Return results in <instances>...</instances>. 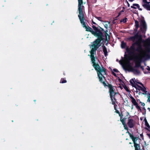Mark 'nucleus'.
Instances as JSON below:
<instances>
[{
	"label": "nucleus",
	"instance_id": "9b49d317",
	"mask_svg": "<svg viewBox=\"0 0 150 150\" xmlns=\"http://www.w3.org/2000/svg\"><path fill=\"white\" fill-rule=\"evenodd\" d=\"M140 37H142V36L140 35H139L138 33H137L134 36L130 37L129 38V40L132 41L133 42H134L136 39H138Z\"/></svg>",
	"mask_w": 150,
	"mask_h": 150
},
{
	"label": "nucleus",
	"instance_id": "79ce46f5",
	"mask_svg": "<svg viewBox=\"0 0 150 150\" xmlns=\"http://www.w3.org/2000/svg\"><path fill=\"white\" fill-rule=\"evenodd\" d=\"M139 67L140 68L142 69V71H144V67L143 66H141L140 67Z\"/></svg>",
	"mask_w": 150,
	"mask_h": 150
},
{
	"label": "nucleus",
	"instance_id": "e433bc0d",
	"mask_svg": "<svg viewBox=\"0 0 150 150\" xmlns=\"http://www.w3.org/2000/svg\"><path fill=\"white\" fill-rule=\"evenodd\" d=\"M113 70L114 71L116 72H118V70L116 69H113Z\"/></svg>",
	"mask_w": 150,
	"mask_h": 150
},
{
	"label": "nucleus",
	"instance_id": "1a4fd4ad",
	"mask_svg": "<svg viewBox=\"0 0 150 150\" xmlns=\"http://www.w3.org/2000/svg\"><path fill=\"white\" fill-rule=\"evenodd\" d=\"M127 121V124L129 127L131 128H133L135 125L134 120L129 117L128 118Z\"/></svg>",
	"mask_w": 150,
	"mask_h": 150
},
{
	"label": "nucleus",
	"instance_id": "774afa93",
	"mask_svg": "<svg viewBox=\"0 0 150 150\" xmlns=\"http://www.w3.org/2000/svg\"><path fill=\"white\" fill-rule=\"evenodd\" d=\"M149 96H150V93L149 94Z\"/></svg>",
	"mask_w": 150,
	"mask_h": 150
},
{
	"label": "nucleus",
	"instance_id": "c9c22d12",
	"mask_svg": "<svg viewBox=\"0 0 150 150\" xmlns=\"http://www.w3.org/2000/svg\"><path fill=\"white\" fill-rule=\"evenodd\" d=\"M91 21H92V25H93V24H94V25H97V24L95 22L93 21V20H92Z\"/></svg>",
	"mask_w": 150,
	"mask_h": 150
},
{
	"label": "nucleus",
	"instance_id": "cd10ccee",
	"mask_svg": "<svg viewBox=\"0 0 150 150\" xmlns=\"http://www.w3.org/2000/svg\"><path fill=\"white\" fill-rule=\"evenodd\" d=\"M150 3V2H148L147 1V2L145 4H143L142 5V6L144 8H146H146L145 7H144V5H149L150 6V5L149 4Z\"/></svg>",
	"mask_w": 150,
	"mask_h": 150
},
{
	"label": "nucleus",
	"instance_id": "473e14b6",
	"mask_svg": "<svg viewBox=\"0 0 150 150\" xmlns=\"http://www.w3.org/2000/svg\"><path fill=\"white\" fill-rule=\"evenodd\" d=\"M124 57L126 59H129V57L127 55H126V52H125V54L124 55Z\"/></svg>",
	"mask_w": 150,
	"mask_h": 150
},
{
	"label": "nucleus",
	"instance_id": "c85d7f7f",
	"mask_svg": "<svg viewBox=\"0 0 150 150\" xmlns=\"http://www.w3.org/2000/svg\"><path fill=\"white\" fill-rule=\"evenodd\" d=\"M127 18H124L122 19L121 21V22H123L124 23H125L127 22Z\"/></svg>",
	"mask_w": 150,
	"mask_h": 150
},
{
	"label": "nucleus",
	"instance_id": "9d476101",
	"mask_svg": "<svg viewBox=\"0 0 150 150\" xmlns=\"http://www.w3.org/2000/svg\"><path fill=\"white\" fill-rule=\"evenodd\" d=\"M137 85V86L139 88L138 89L137 88V90L138 89L139 91L141 90L142 92H144V93H143V94H146L147 93V91H146V88L144 87V86H143V88H142V87L141 86H139L137 84H136Z\"/></svg>",
	"mask_w": 150,
	"mask_h": 150
},
{
	"label": "nucleus",
	"instance_id": "7c9ffc66",
	"mask_svg": "<svg viewBox=\"0 0 150 150\" xmlns=\"http://www.w3.org/2000/svg\"><path fill=\"white\" fill-rule=\"evenodd\" d=\"M98 27L100 28V30H99L101 31V32H103L104 33L105 32V31L104 30V29L103 28H102L100 27V26L98 25Z\"/></svg>",
	"mask_w": 150,
	"mask_h": 150
},
{
	"label": "nucleus",
	"instance_id": "423d86ee",
	"mask_svg": "<svg viewBox=\"0 0 150 150\" xmlns=\"http://www.w3.org/2000/svg\"><path fill=\"white\" fill-rule=\"evenodd\" d=\"M133 56L134 57L135 61V67L136 68H138L141 66V63L143 59L146 60L149 59L144 56H139L137 55Z\"/></svg>",
	"mask_w": 150,
	"mask_h": 150
},
{
	"label": "nucleus",
	"instance_id": "58836bf2",
	"mask_svg": "<svg viewBox=\"0 0 150 150\" xmlns=\"http://www.w3.org/2000/svg\"><path fill=\"white\" fill-rule=\"evenodd\" d=\"M144 122H145V125L146 124V123L147 124H148V123L147 121V120H146V118H145L144 119Z\"/></svg>",
	"mask_w": 150,
	"mask_h": 150
},
{
	"label": "nucleus",
	"instance_id": "39448f33",
	"mask_svg": "<svg viewBox=\"0 0 150 150\" xmlns=\"http://www.w3.org/2000/svg\"><path fill=\"white\" fill-rule=\"evenodd\" d=\"M108 88H109V92L110 98L112 102V104H115V103H117L116 97L117 94L119 93L115 91V89L113 88L114 86L111 84H108Z\"/></svg>",
	"mask_w": 150,
	"mask_h": 150
},
{
	"label": "nucleus",
	"instance_id": "a878e982",
	"mask_svg": "<svg viewBox=\"0 0 150 150\" xmlns=\"http://www.w3.org/2000/svg\"><path fill=\"white\" fill-rule=\"evenodd\" d=\"M123 87L126 91L127 92L129 91V89L128 88L126 85H125L124 86H123Z\"/></svg>",
	"mask_w": 150,
	"mask_h": 150
},
{
	"label": "nucleus",
	"instance_id": "72a5a7b5",
	"mask_svg": "<svg viewBox=\"0 0 150 150\" xmlns=\"http://www.w3.org/2000/svg\"><path fill=\"white\" fill-rule=\"evenodd\" d=\"M126 133H128V134L129 135V137H131V136L133 134H131L130 133L128 130H127V132H126Z\"/></svg>",
	"mask_w": 150,
	"mask_h": 150
},
{
	"label": "nucleus",
	"instance_id": "dca6fc26",
	"mask_svg": "<svg viewBox=\"0 0 150 150\" xmlns=\"http://www.w3.org/2000/svg\"><path fill=\"white\" fill-rule=\"evenodd\" d=\"M134 146L135 148V150H141L140 146L139 144H134Z\"/></svg>",
	"mask_w": 150,
	"mask_h": 150
},
{
	"label": "nucleus",
	"instance_id": "c756f323",
	"mask_svg": "<svg viewBox=\"0 0 150 150\" xmlns=\"http://www.w3.org/2000/svg\"><path fill=\"white\" fill-rule=\"evenodd\" d=\"M123 125L124 126V129H125L127 130H129V129L126 124Z\"/></svg>",
	"mask_w": 150,
	"mask_h": 150
},
{
	"label": "nucleus",
	"instance_id": "393cba45",
	"mask_svg": "<svg viewBox=\"0 0 150 150\" xmlns=\"http://www.w3.org/2000/svg\"><path fill=\"white\" fill-rule=\"evenodd\" d=\"M145 125L148 128H145V129H147L148 130H149V131H150L149 130V129H150V126L149 124V123H148V124H147L146 125Z\"/></svg>",
	"mask_w": 150,
	"mask_h": 150
},
{
	"label": "nucleus",
	"instance_id": "5fc2aeb1",
	"mask_svg": "<svg viewBox=\"0 0 150 150\" xmlns=\"http://www.w3.org/2000/svg\"><path fill=\"white\" fill-rule=\"evenodd\" d=\"M119 80L120 82L122 81V79H119Z\"/></svg>",
	"mask_w": 150,
	"mask_h": 150
},
{
	"label": "nucleus",
	"instance_id": "2eb2a0df",
	"mask_svg": "<svg viewBox=\"0 0 150 150\" xmlns=\"http://www.w3.org/2000/svg\"><path fill=\"white\" fill-rule=\"evenodd\" d=\"M103 51L104 53V55L105 57L108 55V52L106 47L104 46H103Z\"/></svg>",
	"mask_w": 150,
	"mask_h": 150
},
{
	"label": "nucleus",
	"instance_id": "4c0bfd02",
	"mask_svg": "<svg viewBox=\"0 0 150 150\" xmlns=\"http://www.w3.org/2000/svg\"><path fill=\"white\" fill-rule=\"evenodd\" d=\"M140 103L141 104V105L142 106H144L145 105V103H142L141 102H140Z\"/></svg>",
	"mask_w": 150,
	"mask_h": 150
},
{
	"label": "nucleus",
	"instance_id": "412c9836",
	"mask_svg": "<svg viewBox=\"0 0 150 150\" xmlns=\"http://www.w3.org/2000/svg\"><path fill=\"white\" fill-rule=\"evenodd\" d=\"M140 25L141 26L146 25V23L144 20H142L140 22Z\"/></svg>",
	"mask_w": 150,
	"mask_h": 150
},
{
	"label": "nucleus",
	"instance_id": "603ef678",
	"mask_svg": "<svg viewBox=\"0 0 150 150\" xmlns=\"http://www.w3.org/2000/svg\"><path fill=\"white\" fill-rule=\"evenodd\" d=\"M147 135L150 138V134H147Z\"/></svg>",
	"mask_w": 150,
	"mask_h": 150
},
{
	"label": "nucleus",
	"instance_id": "ea45409f",
	"mask_svg": "<svg viewBox=\"0 0 150 150\" xmlns=\"http://www.w3.org/2000/svg\"><path fill=\"white\" fill-rule=\"evenodd\" d=\"M144 122H145V125L146 124V123L147 124H148V123L147 121V120H146V118H145L144 119Z\"/></svg>",
	"mask_w": 150,
	"mask_h": 150
},
{
	"label": "nucleus",
	"instance_id": "5701e85b",
	"mask_svg": "<svg viewBox=\"0 0 150 150\" xmlns=\"http://www.w3.org/2000/svg\"><path fill=\"white\" fill-rule=\"evenodd\" d=\"M120 120L121 122L123 125L126 124L125 123V118L122 119V117H121L120 119Z\"/></svg>",
	"mask_w": 150,
	"mask_h": 150
},
{
	"label": "nucleus",
	"instance_id": "3c124183",
	"mask_svg": "<svg viewBox=\"0 0 150 150\" xmlns=\"http://www.w3.org/2000/svg\"><path fill=\"white\" fill-rule=\"evenodd\" d=\"M121 14V12H120L118 13V15L117 17L119 16Z\"/></svg>",
	"mask_w": 150,
	"mask_h": 150
},
{
	"label": "nucleus",
	"instance_id": "bf43d9fd",
	"mask_svg": "<svg viewBox=\"0 0 150 150\" xmlns=\"http://www.w3.org/2000/svg\"><path fill=\"white\" fill-rule=\"evenodd\" d=\"M124 11V10H122L120 11V12H123Z\"/></svg>",
	"mask_w": 150,
	"mask_h": 150
},
{
	"label": "nucleus",
	"instance_id": "0e129e2a",
	"mask_svg": "<svg viewBox=\"0 0 150 150\" xmlns=\"http://www.w3.org/2000/svg\"><path fill=\"white\" fill-rule=\"evenodd\" d=\"M105 28H107V26H106V27H105Z\"/></svg>",
	"mask_w": 150,
	"mask_h": 150
},
{
	"label": "nucleus",
	"instance_id": "4468645a",
	"mask_svg": "<svg viewBox=\"0 0 150 150\" xmlns=\"http://www.w3.org/2000/svg\"><path fill=\"white\" fill-rule=\"evenodd\" d=\"M135 28L134 30L137 31L139 26V22L137 20H135Z\"/></svg>",
	"mask_w": 150,
	"mask_h": 150
},
{
	"label": "nucleus",
	"instance_id": "49530a36",
	"mask_svg": "<svg viewBox=\"0 0 150 150\" xmlns=\"http://www.w3.org/2000/svg\"><path fill=\"white\" fill-rule=\"evenodd\" d=\"M147 67V68H146V69L148 71H150V67H149V66H148Z\"/></svg>",
	"mask_w": 150,
	"mask_h": 150
},
{
	"label": "nucleus",
	"instance_id": "7ed1b4c3",
	"mask_svg": "<svg viewBox=\"0 0 150 150\" xmlns=\"http://www.w3.org/2000/svg\"><path fill=\"white\" fill-rule=\"evenodd\" d=\"M78 17L81 23L83 25V27L86 29V31L90 32L93 35L97 38L98 37L104 36L103 32L100 31L95 25H93L92 26V27L95 31L93 30L92 28L89 26L88 25V26H86L85 22V15Z\"/></svg>",
	"mask_w": 150,
	"mask_h": 150
},
{
	"label": "nucleus",
	"instance_id": "6ab92c4d",
	"mask_svg": "<svg viewBox=\"0 0 150 150\" xmlns=\"http://www.w3.org/2000/svg\"><path fill=\"white\" fill-rule=\"evenodd\" d=\"M134 6H136L138 8H139V7H140V6L138 4H133L132 6H131V7L132 8H133L134 9H136L137 8Z\"/></svg>",
	"mask_w": 150,
	"mask_h": 150
},
{
	"label": "nucleus",
	"instance_id": "4d7b16f0",
	"mask_svg": "<svg viewBox=\"0 0 150 150\" xmlns=\"http://www.w3.org/2000/svg\"><path fill=\"white\" fill-rule=\"evenodd\" d=\"M139 8V9L140 11H142V9L141 8Z\"/></svg>",
	"mask_w": 150,
	"mask_h": 150
},
{
	"label": "nucleus",
	"instance_id": "f257e3e1",
	"mask_svg": "<svg viewBox=\"0 0 150 150\" xmlns=\"http://www.w3.org/2000/svg\"><path fill=\"white\" fill-rule=\"evenodd\" d=\"M126 51L129 56L137 55L150 58V38L142 41V37L132 43L129 48L127 47Z\"/></svg>",
	"mask_w": 150,
	"mask_h": 150
},
{
	"label": "nucleus",
	"instance_id": "c03bdc74",
	"mask_svg": "<svg viewBox=\"0 0 150 150\" xmlns=\"http://www.w3.org/2000/svg\"><path fill=\"white\" fill-rule=\"evenodd\" d=\"M115 112L117 114H120V112L117 110H116L115 111Z\"/></svg>",
	"mask_w": 150,
	"mask_h": 150
},
{
	"label": "nucleus",
	"instance_id": "a18cd8bd",
	"mask_svg": "<svg viewBox=\"0 0 150 150\" xmlns=\"http://www.w3.org/2000/svg\"><path fill=\"white\" fill-rule=\"evenodd\" d=\"M147 0H143L142 2L143 3H145L144 4H145L147 2Z\"/></svg>",
	"mask_w": 150,
	"mask_h": 150
},
{
	"label": "nucleus",
	"instance_id": "a211bd4d",
	"mask_svg": "<svg viewBox=\"0 0 150 150\" xmlns=\"http://www.w3.org/2000/svg\"><path fill=\"white\" fill-rule=\"evenodd\" d=\"M104 33H105V40H106L108 41L110 40V36L106 31H105V32Z\"/></svg>",
	"mask_w": 150,
	"mask_h": 150
},
{
	"label": "nucleus",
	"instance_id": "052dcab7",
	"mask_svg": "<svg viewBox=\"0 0 150 150\" xmlns=\"http://www.w3.org/2000/svg\"><path fill=\"white\" fill-rule=\"evenodd\" d=\"M124 9H125V8L124 7H123V10H124Z\"/></svg>",
	"mask_w": 150,
	"mask_h": 150
},
{
	"label": "nucleus",
	"instance_id": "e2e57ef3",
	"mask_svg": "<svg viewBox=\"0 0 150 150\" xmlns=\"http://www.w3.org/2000/svg\"><path fill=\"white\" fill-rule=\"evenodd\" d=\"M132 144V143H131V142H130L129 143V144Z\"/></svg>",
	"mask_w": 150,
	"mask_h": 150
},
{
	"label": "nucleus",
	"instance_id": "20e7f679",
	"mask_svg": "<svg viewBox=\"0 0 150 150\" xmlns=\"http://www.w3.org/2000/svg\"><path fill=\"white\" fill-rule=\"evenodd\" d=\"M95 70L97 71L98 76V77L99 81L103 83V85L105 86H107L108 87V85H107V83H108L107 81L106 82L103 81V78H104L106 80L105 77L102 74V72H104V75L106 74V69L103 67L102 66V68H100L99 64V66L97 65L93 66Z\"/></svg>",
	"mask_w": 150,
	"mask_h": 150
},
{
	"label": "nucleus",
	"instance_id": "bb28decb",
	"mask_svg": "<svg viewBox=\"0 0 150 150\" xmlns=\"http://www.w3.org/2000/svg\"><path fill=\"white\" fill-rule=\"evenodd\" d=\"M95 18L97 19L98 20L101 21V22H103V21L101 20L102 18L100 17H97L95 16Z\"/></svg>",
	"mask_w": 150,
	"mask_h": 150
},
{
	"label": "nucleus",
	"instance_id": "f8f14e48",
	"mask_svg": "<svg viewBox=\"0 0 150 150\" xmlns=\"http://www.w3.org/2000/svg\"><path fill=\"white\" fill-rule=\"evenodd\" d=\"M128 67L129 69V71H132L134 72H135L137 74H139L140 73V71L139 70L137 69H134L130 64H129L128 65Z\"/></svg>",
	"mask_w": 150,
	"mask_h": 150
},
{
	"label": "nucleus",
	"instance_id": "8fccbe9b",
	"mask_svg": "<svg viewBox=\"0 0 150 150\" xmlns=\"http://www.w3.org/2000/svg\"><path fill=\"white\" fill-rule=\"evenodd\" d=\"M116 20V19H115L112 21V23L113 24H115V20Z\"/></svg>",
	"mask_w": 150,
	"mask_h": 150
},
{
	"label": "nucleus",
	"instance_id": "6e6d98bb",
	"mask_svg": "<svg viewBox=\"0 0 150 150\" xmlns=\"http://www.w3.org/2000/svg\"><path fill=\"white\" fill-rule=\"evenodd\" d=\"M140 136H141V137H143V134H140Z\"/></svg>",
	"mask_w": 150,
	"mask_h": 150
},
{
	"label": "nucleus",
	"instance_id": "864d4df0",
	"mask_svg": "<svg viewBox=\"0 0 150 150\" xmlns=\"http://www.w3.org/2000/svg\"><path fill=\"white\" fill-rule=\"evenodd\" d=\"M127 4H128V6L129 7L130 6L129 4V3L128 2H127Z\"/></svg>",
	"mask_w": 150,
	"mask_h": 150
},
{
	"label": "nucleus",
	"instance_id": "37998d69",
	"mask_svg": "<svg viewBox=\"0 0 150 150\" xmlns=\"http://www.w3.org/2000/svg\"><path fill=\"white\" fill-rule=\"evenodd\" d=\"M112 74L114 76H117L116 74L115 73H114V72L112 71Z\"/></svg>",
	"mask_w": 150,
	"mask_h": 150
},
{
	"label": "nucleus",
	"instance_id": "f704fd0d",
	"mask_svg": "<svg viewBox=\"0 0 150 150\" xmlns=\"http://www.w3.org/2000/svg\"><path fill=\"white\" fill-rule=\"evenodd\" d=\"M142 27L144 30H146L147 28L146 24L145 25H143Z\"/></svg>",
	"mask_w": 150,
	"mask_h": 150
},
{
	"label": "nucleus",
	"instance_id": "69168bd1",
	"mask_svg": "<svg viewBox=\"0 0 150 150\" xmlns=\"http://www.w3.org/2000/svg\"><path fill=\"white\" fill-rule=\"evenodd\" d=\"M34 101L35 102L36 101V100H34Z\"/></svg>",
	"mask_w": 150,
	"mask_h": 150
},
{
	"label": "nucleus",
	"instance_id": "4be33fe9",
	"mask_svg": "<svg viewBox=\"0 0 150 150\" xmlns=\"http://www.w3.org/2000/svg\"><path fill=\"white\" fill-rule=\"evenodd\" d=\"M67 82V81L64 78H62L61 79L60 83H66Z\"/></svg>",
	"mask_w": 150,
	"mask_h": 150
},
{
	"label": "nucleus",
	"instance_id": "aec40b11",
	"mask_svg": "<svg viewBox=\"0 0 150 150\" xmlns=\"http://www.w3.org/2000/svg\"><path fill=\"white\" fill-rule=\"evenodd\" d=\"M127 45L126 43H125L124 41H122L121 42V47L122 48H125Z\"/></svg>",
	"mask_w": 150,
	"mask_h": 150
},
{
	"label": "nucleus",
	"instance_id": "de8ad7c7",
	"mask_svg": "<svg viewBox=\"0 0 150 150\" xmlns=\"http://www.w3.org/2000/svg\"><path fill=\"white\" fill-rule=\"evenodd\" d=\"M114 105V109L116 110V108L115 107V106H117V105L116 104V103H115V104H113Z\"/></svg>",
	"mask_w": 150,
	"mask_h": 150
},
{
	"label": "nucleus",
	"instance_id": "6e6552de",
	"mask_svg": "<svg viewBox=\"0 0 150 150\" xmlns=\"http://www.w3.org/2000/svg\"><path fill=\"white\" fill-rule=\"evenodd\" d=\"M130 98L131 99V102L134 105H135L136 108L138 110H140L141 112L142 111V110L140 106L138 105V104L136 102L135 99L134 98L132 97L131 95L130 96Z\"/></svg>",
	"mask_w": 150,
	"mask_h": 150
},
{
	"label": "nucleus",
	"instance_id": "ddd939ff",
	"mask_svg": "<svg viewBox=\"0 0 150 150\" xmlns=\"http://www.w3.org/2000/svg\"><path fill=\"white\" fill-rule=\"evenodd\" d=\"M130 138L132 140L134 144H137V141L138 140L137 137H134L133 134H132Z\"/></svg>",
	"mask_w": 150,
	"mask_h": 150
},
{
	"label": "nucleus",
	"instance_id": "13d9d810",
	"mask_svg": "<svg viewBox=\"0 0 150 150\" xmlns=\"http://www.w3.org/2000/svg\"><path fill=\"white\" fill-rule=\"evenodd\" d=\"M133 105H132V108H131V109H132H132H133Z\"/></svg>",
	"mask_w": 150,
	"mask_h": 150
},
{
	"label": "nucleus",
	"instance_id": "0eeeda50",
	"mask_svg": "<svg viewBox=\"0 0 150 150\" xmlns=\"http://www.w3.org/2000/svg\"><path fill=\"white\" fill-rule=\"evenodd\" d=\"M78 10L79 11L78 17L84 15V14L83 11V7L84 6H82L83 1L82 0H78Z\"/></svg>",
	"mask_w": 150,
	"mask_h": 150
},
{
	"label": "nucleus",
	"instance_id": "680f3d73",
	"mask_svg": "<svg viewBox=\"0 0 150 150\" xmlns=\"http://www.w3.org/2000/svg\"><path fill=\"white\" fill-rule=\"evenodd\" d=\"M107 44H108V43H106V44H105V45H106V46H107Z\"/></svg>",
	"mask_w": 150,
	"mask_h": 150
},
{
	"label": "nucleus",
	"instance_id": "2f4dec72",
	"mask_svg": "<svg viewBox=\"0 0 150 150\" xmlns=\"http://www.w3.org/2000/svg\"><path fill=\"white\" fill-rule=\"evenodd\" d=\"M127 114L126 115V117L123 118L125 119V120L127 119L129 117H128V116L129 115V113L128 112H127Z\"/></svg>",
	"mask_w": 150,
	"mask_h": 150
},
{
	"label": "nucleus",
	"instance_id": "b1692460",
	"mask_svg": "<svg viewBox=\"0 0 150 150\" xmlns=\"http://www.w3.org/2000/svg\"><path fill=\"white\" fill-rule=\"evenodd\" d=\"M146 8V10L148 11H150V6L149 5H145L144 6Z\"/></svg>",
	"mask_w": 150,
	"mask_h": 150
},
{
	"label": "nucleus",
	"instance_id": "338daca9",
	"mask_svg": "<svg viewBox=\"0 0 150 150\" xmlns=\"http://www.w3.org/2000/svg\"><path fill=\"white\" fill-rule=\"evenodd\" d=\"M143 109H145L144 108H143Z\"/></svg>",
	"mask_w": 150,
	"mask_h": 150
},
{
	"label": "nucleus",
	"instance_id": "f3484780",
	"mask_svg": "<svg viewBox=\"0 0 150 150\" xmlns=\"http://www.w3.org/2000/svg\"><path fill=\"white\" fill-rule=\"evenodd\" d=\"M132 80L133 81L134 83V81L133 79H132V80H131L129 81L130 84H131V85L132 86L136 88L137 89V87L136 84L135 85L133 83V82L132 81Z\"/></svg>",
	"mask_w": 150,
	"mask_h": 150
},
{
	"label": "nucleus",
	"instance_id": "a19ab883",
	"mask_svg": "<svg viewBox=\"0 0 150 150\" xmlns=\"http://www.w3.org/2000/svg\"><path fill=\"white\" fill-rule=\"evenodd\" d=\"M137 82L138 83L140 84L141 86H144V85H143V84L142 83H141L140 82Z\"/></svg>",
	"mask_w": 150,
	"mask_h": 150
},
{
	"label": "nucleus",
	"instance_id": "09e8293b",
	"mask_svg": "<svg viewBox=\"0 0 150 150\" xmlns=\"http://www.w3.org/2000/svg\"><path fill=\"white\" fill-rule=\"evenodd\" d=\"M119 114V116L120 117H122V116H123L122 115V114L121 115V114H120H120Z\"/></svg>",
	"mask_w": 150,
	"mask_h": 150
},
{
	"label": "nucleus",
	"instance_id": "f03ea898",
	"mask_svg": "<svg viewBox=\"0 0 150 150\" xmlns=\"http://www.w3.org/2000/svg\"><path fill=\"white\" fill-rule=\"evenodd\" d=\"M104 36H102L100 37H98L96 40L93 42V44L91 45V46L93 47L91 51H90V55H89L92 63L93 64V66L97 65L99 66V64L98 63H95L96 59L94 57V54H96V51L100 46V43L102 41H103V45L104 44V40L105 39L103 38Z\"/></svg>",
	"mask_w": 150,
	"mask_h": 150
}]
</instances>
